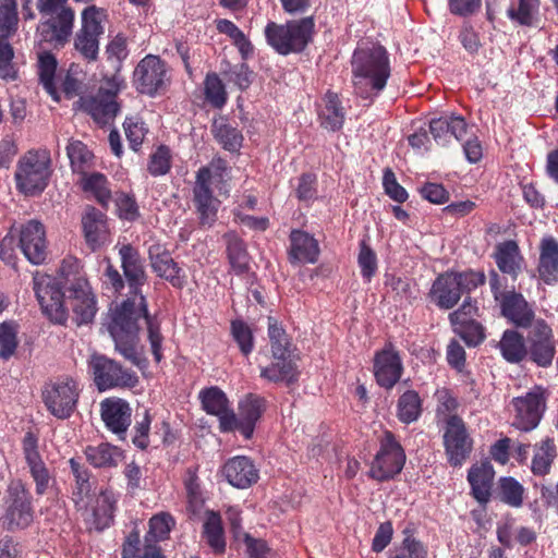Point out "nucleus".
<instances>
[{
	"instance_id": "a18cd8bd",
	"label": "nucleus",
	"mask_w": 558,
	"mask_h": 558,
	"mask_svg": "<svg viewBox=\"0 0 558 558\" xmlns=\"http://www.w3.org/2000/svg\"><path fill=\"white\" fill-rule=\"evenodd\" d=\"M193 201L202 227H211L217 219L218 208L210 187L202 185L193 187Z\"/></svg>"
},
{
	"instance_id": "6e6552de",
	"label": "nucleus",
	"mask_w": 558,
	"mask_h": 558,
	"mask_svg": "<svg viewBox=\"0 0 558 558\" xmlns=\"http://www.w3.org/2000/svg\"><path fill=\"white\" fill-rule=\"evenodd\" d=\"M378 450L369 463L367 476L384 483L401 473L407 461L404 448L391 430H384L378 438Z\"/></svg>"
},
{
	"instance_id": "c85d7f7f",
	"label": "nucleus",
	"mask_w": 558,
	"mask_h": 558,
	"mask_svg": "<svg viewBox=\"0 0 558 558\" xmlns=\"http://www.w3.org/2000/svg\"><path fill=\"white\" fill-rule=\"evenodd\" d=\"M222 474L230 485L239 489L250 488L259 478L258 469L246 456H235L227 460L222 466Z\"/></svg>"
},
{
	"instance_id": "4c0bfd02",
	"label": "nucleus",
	"mask_w": 558,
	"mask_h": 558,
	"mask_svg": "<svg viewBox=\"0 0 558 558\" xmlns=\"http://www.w3.org/2000/svg\"><path fill=\"white\" fill-rule=\"evenodd\" d=\"M87 462L96 469L117 468L124 459V451L109 442H100L96 446L88 445L84 449Z\"/></svg>"
},
{
	"instance_id": "4be33fe9",
	"label": "nucleus",
	"mask_w": 558,
	"mask_h": 558,
	"mask_svg": "<svg viewBox=\"0 0 558 558\" xmlns=\"http://www.w3.org/2000/svg\"><path fill=\"white\" fill-rule=\"evenodd\" d=\"M19 245L25 258L33 265H41L48 256V242L45 226L38 220H29L20 230Z\"/></svg>"
},
{
	"instance_id": "1a4fd4ad",
	"label": "nucleus",
	"mask_w": 558,
	"mask_h": 558,
	"mask_svg": "<svg viewBox=\"0 0 558 558\" xmlns=\"http://www.w3.org/2000/svg\"><path fill=\"white\" fill-rule=\"evenodd\" d=\"M106 16V10L94 4L86 7L81 13V27L74 35L73 47L80 57L88 63L98 59Z\"/></svg>"
},
{
	"instance_id": "ddd939ff",
	"label": "nucleus",
	"mask_w": 558,
	"mask_h": 558,
	"mask_svg": "<svg viewBox=\"0 0 558 558\" xmlns=\"http://www.w3.org/2000/svg\"><path fill=\"white\" fill-rule=\"evenodd\" d=\"M548 393L542 386H535L523 396L511 400L513 418L511 425L521 432L535 429L547 409Z\"/></svg>"
},
{
	"instance_id": "774afa93",
	"label": "nucleus",
	"mask_w": 558,
	"mask_h": 558,
	"mask_svg": "<svg viewBox=\"0 0 558 558\" xmlns=\"http://www.w3.org/2000/svg\"><path fill=\"white\" fill-rule=\"evenodd\" d=\"M223 76L240 90H246L251 86L255 74L245 62H242L232 65L228 71L223 72Z\"/></svg>"
},
{
	"instance_id": "f8f14e48",
	"label": "nucleus",
	"mask_w": 558,
	"mask_h": 558,
	"mask_svg": "<svg viewBox=\"0 0 558 558\" xmlns=\"http://www.w3.org/2000/svg\"><path fill=\"white\" fill-rule=\"evenodd\" d=\"M267 409V400L257 393H246L238 402V414L232 410L229 417L221 422V433L239 432L246 439H252L258 422Z\"/></svg>"
},
{
	"instance_id": "4468645a",
	"label": "nucleus",
	"mask_w": 558,
	"mask_h": 558,
	"mask_svg": "<svg viewBox=\"0 0 558 558\" xmlns=\"http://www.w3.org/2000/svg\"><path fill=\"white\" fill-rule=\"evenodd\" d=\"M33 497L26 484L17 478L7 488L4 521L10 531L26 529L34 520Z\"/></svg>"
},
{
	"instance_id": "bf43d9fd",
	"label": "nucleus",
	"mask_w": 558,
	"mask_h": 558,
	"mask_svg": "<svg viewBox=\"0 0 558 558\" xmlns=\"http://www.w3.org/2000/svg\"><path fill=\"white\" fill-rule=\"evenodd\" d=\"M19 26L16 0H0V38H10Z\"/></svg>"
},
{
	"instance_id": "a878e982",
	"label": "nucleus",
	"mask_w": 558,
	"mask_h": 558,
	"mask_svg": "<svg viewBox=\"0 0 558 558\" xmlns=\"http://www.w3.org/2000/svg\"><path fill=\"white\" fill-rule=\"evenodd\" d=\"M150 266L156 275L167 280L173 288L182 289L186 275L174 262L170 252L161 244H153L148 250Z\"/></svg>"
},
{
	"instance_id": "0e129e2a",
	"label": "nucleus",
	"mask_w": 558,
	"mask_h": 558,
	"mask_svg": "<svg viewBox=\"0 0 558 558\" xmlns=\"http://www.w3.org/2000/svg\"><path fill=\"white\" fill-rule=\"evenodd\" d=\"M230 331L240 352L248 356L254 350V336L250 326L242 319H234L231 322Z\"/></svg>"
},
{
	"instance_id": "de8ad7c7",
	"label": "nucleus",
	"mask_w": 558,
	"mask_h": 558,
	"mask_svg": "<svg viewBox=\"0 0 558 558\" xmlns=\"http://www.w3.org/2000/svg\"><path fill=\"white\" fill-rule=\"evenodd\" d=\"M203 535L209 547L216 554H222L226 550L225 531L219 512L207 511L206 520L203 524Z\"/></svg>"
},
{
	"instance_id": "4d7b16f0",
	"label": "nucleus",
	"mask_w": 558,
	"mask_h": 558,
	"mask_svg": "<svg viewBox=\"0 0 558 558\" xmlns=\"http://www.w3.org/2000/svg\"><path fill=\"white\" fill-rule=\"evenodd\" d=\"M403 534L405 537L391 551L389 558H428V548L423 542L415 538L408 529L403 531Z\"/></svg>"
},
{
	"instance_id": "dca6fc26",
	"label": "nucleus",
	"mask_w": 558,
	"mask_h": 558,
	"mask_svg": "<svg viewBox=\"0 0 558 558\" xmlns=\"http://www.w3.org/2000/svg\"><path fill=\"white\" fill-rule=\"evenodd\" d=\"M442 438L448 463L453 468L461 466L473 450V439L462 417L449 415L445 418Z\"/></svg>"
},
{
	"instance_id": "473e14b6",
	"label": "nucleus",
	"mask_w": 558,
	"mask_h": 558,
	"mask_svg": "<svg viewBox=\"0 0 558 558\" xmlns=\"http://www.w3.org/2000/svg\"><path fill=\"white\" fill-rule=\"evenodd\" d=\"M86 244L95 252L109 240L107 215L99 209L88 206L82 218Z\"/></svg>"
},
{
	"instance_id": "69168bd1",
	"label": "nucleus",
	"mask_w": 558,
	"mask_h": 558,
	"mask_svg": "<svg viewBox=\"0 0 558 558\" xmlns=\"http://www.w3.org/2000/svg\"><path fill=\"white\" fill-rule=\"evenodd\" d=\"M85 72L78 64L72 63L62 81V92L68 99L78 96L84 88Z\"/></svg>"
},
{
	"instance_id": "e433bc0d",
	"label": "nucleus",
	"mask_w": 558,
	"mask_h": 558,
	"mask_svg": "<svg viewBox=\"0 0 558 558\" xmlns=\"http://www.w3.org/2000/svg\"><path fill=\"white\" fill-rule=\"evenodd\" d=\"M223 240L231 271L236 276L247 274L251 269V256L244 240L234 232L226 233Z\"/></svg>"
},
{
	"instance_id": "09e8293b",
	"label": "nucleus",
	"mask_w": 558,
	"mask_h": 558,
	"mask_svg": "<svg viewBox=\"0 0 558 558\" xmlns=\"http://www.w3.org/2000/svg\"><path fill=\"white\" fill-rule=\"evenodd\" d=\"M453 332L470 348L480 345L486 338L485 327L474 318L450 322Z\"/></svg>"
},
{
	"instance_id": "5fc2aeb1",
	"label": "nucleus",
	"mask_w": 558,
	"mask_h": 558,
	"mask_svg": "<svg viewBox=\"0 0 558 558\" xmlns=\"http://www.w3.org/2000/svg\"><path fill=\"white\" fill-rule=\"evenodd\" d=\"M268 337L270 341V350L272 359L284 356H295L292 351V343L286 332L275 319L269 317Z\"/></svg>"
},
{
	"instance_id": "f704fd0d",
	"label": "nucleus",
	"mask_w": 558,
	"mask_h": 558,
	"mask_svg": "<svg viewBox=\"0 0 558 558\" xmlns=\"http://www.w3.org/2000/svg\"><path fill=\"white\" fill-rule=\"evenodd\" d=\"M320 126L329 131H338L345 119V109L339 94L327 90L318 109Z\"/></svg>"
},
{
	"instance_id": "aec40b11",
	"label": "nucleus",
	"mask_w": 558,
	"mask_h": 558,
	"mask_svg": "<svg viewBox=\"0 0 558 558\" xmlns=\"http://www.w3.org/2000/svg\"><path fill=\"white\" fill-rule=\"evenodd\" d=\"M373 367L376 383L386 390H391L400 380L404 367L400 352L392 342H387L375 353Z\"/></svg>"
},
{
	"instance_id": "72a5a7b5",
	"label": "nucleus",
	"mask_w": 558,
	"mask_h": 558,
	"mask_svg": "<svg viewBox=\"0 0 558 558\" xmlns=\"http://www.w3.org/2000/svg\"><path fill=\"white\" fill-rule=\"evenodd\" d=\"M132 409L130 404L122 399H106L101 402V418L107 428L124 439L126 430L131 424Z\"/></svg>"
},
{
	"instance_id": "79ce46f5",
	"label": "nucleus",
	"mask_w": 558,
	"mask_h": 558,
	"mask_svg": "<svg viewBox=\"0 0 558 558\" xmlns=\"http://www.w3.org/2000/svg\"><path fill=\"white\" fill-rule=\"evenodd\" d=\"M497 347L501 356L511 364L526 360V337L514 329H506Z\"/></svg>"
},
{
	"instance_id": "680f3d73",
	"label": "nucleus",
	"mask_w": 558,
	"mask_h": 558,
	"mask_svg": "<svg viewBox=\"0 0 558 558\" xmlns=\"http://www.w3.org/2000/svg\"><path fill=\"white\" fill-rule=\"evenodd\" d=\"M19 325L14 320L0 324V357L9 360L16 351Z\"/></svg>"
},
{
	"instance_id": "603ef678",
	"label": "nucleus",
	"mask_w": 558,
	"mask_h": 558,
	"mask_svg": "<svg viewBox=\"0 0 558 558\" xmlns=\"http://www.w3.org/2000/svg\"><path fill=\"white\" fill-rule=\"evenodd\" d=\"M69 464L75 482L72 489V500L75 506H78L92 490L90 471L75 458H71Z\"/></svg>"
},
{
	"instance_id": "423d86ee",
	"label": "nucleus",
	"mask_w": 558,
	"mask_h": 558,
	"mask_svg": "<svg viewBox=\"0 0 558 558\" xmlns=\"http://www.w3.org/2000/svg\"><path fill=\"white\" fill-rule=\"evenodd\" d=\"M485 282L484 271L473 269L446 271L435 279L429 295L439 308L451 310L464 293L470 294Z\"/></svg>"
},
{
	"instance_id": "393cba45",
	"label": "nucleus",
	"mask_w": 558,
	"mask_h": 558,
	"mask_svg": "<svg viewBox=\"0 0 558 558\" xmlns=\"http://www.w3.org/2000/svg\"><path fill=\"white\" fill-rule=\"evenodd\" d=\"M492 257L497 266L495 270L514 284L525 267V258L517 241L506 240L498 243Z\"/></svg>"
},
{
	"instance_id": "5701e85b",
	"label": "nucleus",
	"mask_w": 558,
	"mask_h": 558,
	"mask_svg": "<svg viewBox=\"0 0 558 558\" xmlns=\"http://www.w3.org/2000/svg\"><path fill=\"white\" fill-rule=\"evenodd\" d=\"M69 302L77 326L93 322L96 313V299L88 281L84 278H75L68 288Z\"/></svg>"
},
{
	"instance_id": "0eeeda50",
	"label": "nucleus",
	"mask_w": 558,
	"mask_h": 558,
	"mask_svg": "<svg viewBox=\"0 0 558 558\" xmlns=\"http://www.w3.org/2000/svg\"><path fill=\"white\" fill-rule=\"evenodd\" d=\"M52 174L50 153L46 149H31L17 161L14 173L16 190L25 196L41 194Z\"/></svg>"
},
{
	"instance_id": "f3484780",
	"label": "nucleus",
	"mask_w": 558,
	"mask_h": 558,
	"mask_svg": "<svg viewBox=\"0 0 558 558\" xmlns=\"http://www.w3.org/2000/svg\"><path fill=\"white\" fill-rule=\"evenodd\" d=\"M527 328L526 360L538 367L550 366L556 354V343L550 325L545 319L538 318Z\"/></svg>"
},
{
	"instance_id": "cd10ccee",
	"label": "nucleus",
	"mask_w": 558,
	"mask_h": 558,
	"mask_svg": "<svg viewBox=\"0 0 558 558\" xmlns=\"http://www.w3.org/2000/svg\"><path fill=\"white\" fill-rule=\"evenodd\" d=\"M119 255L129 292L143 293L142 289L147 281V274L140 252L131 244H124L120 247Z\"/></svg>"
},
{
	"instance_id": "f257e3e1",
	"label": "nucleus",
	"mask_w": 558,
	"mask_h": 558,
	"mask_svg": "<svg viewBox=\"0 0 558 558\" xmlns=\"http://www.w3.org/2000/svg\"><path fill=\"white\" fill-rule=\"evenodd\" d=\"M141 320H144L147 326V338L154 360L160 363L163 357V336L157 317L148 312L147 300L143 293H128V298L112 311L108 329L110 333L116 335H138Z\"/></svg>"
},
{
	"instance_id": "9d476101",
	"label": "nucleus",
	"mask_w": 558,
	"mask_h": 558,
	"mask_svg": "<svg viewBox=\"0 0 558 558\" xmlns=\"http://www.w3.org/2000/svg\"><path fill=\"white\" fill-rule=\"evenodd\" d=\"M171 84L168 63L157 54H146L133 71L135 89L148 97L165 95Z\"/></svg>"
},
{
	"instance_id": "58836bf2",
	"label": "nucleus",
	"mask_w": 558,
	"mask_h": 558,
	"mask_svg": "<svg viewBox=\"0 0 558 558\" xmlns=\"http://www.w3.org/2000/svg\"><path fill=\"white\" fill-rule=\"evenodd\" d=\"M558 451L554 437L546 436L533 445L531 472L536 476H545L550 473Z\"/></svg>"
},
{
	"instance_id": "c9c22d12",
	"label": "nucleus",
	"mask_w": 558,
	"mask_h": 558,
	"mask_svg": "<svg viewBox=\"0 0 558 558\" xmlns=\"http://www.w3.org/2000/svg\"><path fill=\"white\" fill-rule=\"evenodd\" d=\"M296 356L272 359L268 366L260 367V377L270 383H286L292 385L299 380Z\"/></svg>"
},
{
	"instance_id": "13d9d810",
	"label": "nucleus",
	"mask_w": 558,
	"mask_h": 558,
	"mask_svg": "<svg viewBox=\"0 0 558 558\" xmlns=\"http://www.w3.org/2000/svg\"><path fill=\"white\" fill-rule=\"evenodd\" d=\"M117 216L130 222L136 221L140 216V206L133 193L117 191L112 195Z\"/></svg>"
},
{
	"instance_id": "9b49d317",
	"label": "nucleus",
	"mask_w": 558,
	"mask_h": 558,
	"mask_svg": "<svg viewBox=\"0 0 558 558\" xmlns=\"http://www.w3.org/2000/svg\"><path fill=\"white\" fill-rule=\"evenodd\" d=\"M88 371L93 375L99 391L109 389H132L138 384V376L131 368L104 355L94 353L88 361Z\"/></svg>"
},
{
	"instance_id": "bb28decb",
	"label": "nucleus",
	"mask_w": 558,
	"mask_h": 558,
	"mask_svg": "<svg viewBox=\"0 0 558 558\" xmlns=\"http://www.w3.org/2000/svg\"><path fill=\"white\" fill-rule=\"evenodd\" d=\"M174 525L175 520L169 512L154 514L148 521L149 529L144 536V548L140 558H166L158 543L169 538Z\"/></svg>"
},
{
	"instance_id": "412c9836",
	"label": "nucleus",
	"mask_w": 558,
	"mask_h": 558,
	"mask_svg": "<svg viewBox=\"0 0 558 558\" xmlns=\"http://www.w3.org/2000/svg\"><path fill=\"white\" fill-rule=\"evenodd\" d=\"M468 128L465 119L461 116H441L432 119L428 124L423 123L415 128L414 133L407 140L427 138V133H430L434 140H461L468 134Z\"/></svg>"
},
{
	"instance_id": "e2e57ef3",
	"label": "nucleus",
	"mask_w": 558,
	"mask_h": 558,
	"mask_svg": "<svg viewBox=\"0 0 558 558\" xmlns=\"http://www.w3.org/2000/svg\"><path fill=\"white\" fill-rule=\"evenodd\" d=\"M198 468H187L184 474V487L189 506L196 511L204 505V496L201 487V481L197 476Z\"/></svg>"
},
{
	"instance_id": "338daca9",
	"label": "nucleus",
	"mask_w": 558,
	"mask_h": 558,
	"mask_svg": "<svg viewBox=\"0 0 558 558\" xmlns=\"http://www.w3.org/2000/svg\"><path fill=\"white\" fill-rule=\"evenodd\" d=\"M357 264L361 269V275L364 281L371 282L372 278L377 271V256L374 250L366 243L365 240L360 242V252L357 255Z\"/></svg>"
},
{
	"instance_id": "ea45409f",
	"label": "nucleus",
	"mask_w": 558,
	"mask_h": 558,
	"mask_svg": "<svg viewBox=\"0 0 558 558\" xmlns=\"http://www.w3.org/2000/svg\"><path fill=\"white\" fill-rule=\"evenodd\" d=\"M82 191L90 195L105 210L112 201V192L107 177L100 172H88L80 177Z\"/></svg>"
},
{
	"instance_id": "2f4dec72",
	"label": "nucleus",
	"mask_w": 558,
	"mask_h": 558,
	"mask_svg": "<svg viewBox=\"0 0 558 558\" xmlns=\"http://www.w3.org/2000/svg\"><path fill=\"white\" fill-rule=\"evenodd\" d=\"M289 241L288 259L292 265L315 264L318 260L320 254L318 241L308 232L293 229Z\"/></svg>"
},
{
	"instance_id": "6e6d98bb",
	"label": "nucleus",
	"mask_w": 558,
	"mask_h": 558,
	"mask_svg": "<svg viewBox=\"0 0 558 558\" xmlns=\"http://www.w3.org/2000/svg\"><path fill=\"white\" fill-rule=\"evenodd\" d=\"M205 100L214 108L221 109L228 100L226 86L216 72H209L204 80Z\"/></svg>"
},
{
	"instance_id": "49530a36",
	"label": "nucleus",
	"mask_w": 558,
	"mask_h": 558,
	"mask_svg": "<svg viewBox=\"0 0 558 558\" xmlns=\"http://www.w3.org/2000/svg\"><path fill=\"white\" fill-rule=\"evenodd\" d=\"M423 413V400L418 392L409 389L397 401V417L403 424L416 422Z\"/></svg>"
},
{
	"instance_id": "c03bdc74",
	"label": "nucleus",
	"mask_w": 558,
	"mask_h": 558,
	"mask_svg": "<svg viewBox=\"0 0 558 558\" xmlns=\"http://www.w3.org/2000/svg\"><path fill=\"white\" fill-rule=\"evenodd\" d=\"M57 66V58L51 52L44 51L38 54L37 74L39 83L54 101L60 100V95L56 84Z\"/></svg>"
},
{
	"instance_id": "2eb2a0df",
	"label": "nucleus",
	"mask_w": 558,
	"mask_h": 558,
	"mask_svg": "<svg viewBox=\"0 0 558 558\" xmlns=\"http://www.w3.org/2000/svg\"><path fill=\"white\" fill-rule=\"evenodd\" d=\"M80 391L71 378L58 379L45 385L41 397L51 415L59 420L69 418L76 409Z\"/></svg>"
},
{
	"instance_id": "052dcab7",
	"label": "nucleus",
	"mask_w": 558,
	"mask_h": 558,
	"mask_svg": "<svg viewBox=\"0 0 558 558\" xmlns=\"http://www.w3.org/2000/svg\"><path fill=\"white\" fill-rule=\"evenodd\" d=\"M172 168V151L167 145H159L150 154L147 171L151 177H162L170 172Z\"/></svg>"
},
{
	"instance_id": "8fccbe9b",
	"label": "nucleus",
	"mask_w": 558,
	"mask_h": 558,
	"mask_svg": "<svg viewBox=\"0 0 558 558\" xmlns=\"http://www.w3.org/2000/svg\"><path fill=\"white\" fill-rule=\"evenodd\" d=\"M66 154L73 172L78 173L80 177L88 173L94 166L95 156L84 142H69Z\"/></svg>"
},
{
	"instance_id": "39448f33",
	"label": "nucleus",
	"mask_w": 558,
	"mask_h": 558,
	"mask_svg": "<svg viewBox=\"0 0 558 558\" xmlns=\"http://www.w3.org/2000/svg\"><path fill=\"white\" fill-rule=\"evenodd\" d=\"M124 87V80L118 75L105 78L95 94L80 96L74 108L88 114L100 126L110 125L121 110L118 96Z\"/></svg>"
},
{
	"instance_id": "7c9ffc66",
	"label": "nucleus",
	"mask_w": 558,
	"mask_h": 558,
	"mask_svg": "<svg viewBox=\"0 0 558 558\" xmlns=\"http://www.w3.org/2000/svg\"><path fill=\"white\" fill-rule=\"evenodd\" d=\"M536 271L544 284H558V240L553 235H545L539 241Z\"/></svg>"
},
{
	"instance_id": "f03ea898",
	"label": "nucleus",
	"mask_w": 558,
	"mask_h": 558,
	"mask_svg": "<svg viewBox=\"0 0 558 558\" xmlns=\"http://www.w3.org/2000/svg\"><path fill=\"white\" fill-rule=\"evenodd\" d=\"M351 66L354 93L363 99L377 97L391 75L389 53L380 45L357 47Z\"/></svg>"
},
{
	"instance_id": "6ab92c4d",
	"label": "nucleus",
	"mask_w": 558,
	"mask_h": 558,
	"mask_svg": "<svg viewBox=\"0 0 558 558\" xmlns=\"http://www.w3.org/2000/svg\"><path fill=\"white\" fill-rule=\"evenodd\" d=\"M39 437L33 430H27L22 439V451L28 466L31 477L35 483L37 496L47 494L53 477L44 462L38 449Z\"/></svg>"
},
{
	"instance_id": "3c124183",
	"label": "nucleus",
	"mask_w": 558,
	"mask_h": 558,
	"mask_svg": "<svg viewBox=\"0 0 558 558\" xmlns=\"http://www.w3.org/2000/svg\"><path fill=\"white\" fill-rule=\"evenodd\" d=\"M539 0H518L507 10V16L521 26H534L539 14Z\"/></svg>"
},
{
	"instance_id": "b1692460",
	"label": "nucleus",
	"mask_w": 558,
	"mask_h": 558,
	"mask_svg": "<svg viewBox=\"0 0 558 558\" xmlns=\"http://www.w3.org/2000/svg\"><path fill=\"white\" fill-rule=\"evenodd\" d=\"M39 26L40 36L54 47H63L73 34L75 11L69 4L61 7Z\"/></svg>"
},
{
	"instance_id": "a211bd4d",
	"label": "nucleus",
	"mask_w": 558,
	"mask_h": 558,
	"mask_svg": "<svg viewBox=\"0 0 558 558\" xmlns=\"http://www.w3.org/2000/svg\"><path fill=\"white\" fill-rule=\"evenodd\" d=\"M33 290L44 314L54 324L64 325L68 311L63 304L64 293L51 277L36 271L33 276Z\"/></svg>"
},
{
	"instance_id": "864d4df0",
	"label": "nucleus",
	"mask_w": 558,
	"mask_h": 558,
	"mask_svg": "<svg viewBox=\"0 0 558 558\" xmlns=\"http://www.w3.org/2000/svg\"><path fill=\"white\" fill-rule=\"evenodd\" d=\"M228 163L222 158H214L207 166L201 167L196 172V186L210 187L211 184H219L228 175Z\"/></svg>"
},
{
	"instance_id": "37998d69",
	"label": "nucleus",
	"mask_w": 558,
	"mask_h": 558,
	"mask_svg": "<svg viewBox=\"0 0 558 558\" xmlns=\"http://www.w3.org/2000/svg\"><path fill=\"white\" fill-rule=\"evenodd\" d=\"M493 493L495 499L511 508L518 509L524 504L525 488L512 476L499 477Z\"/></svg>"
},
{
	"instance_id": "a19ab883",
	"label": "nucleus",
	"mask_w": 558,
	"mask_h": 558,
	"mask_svg": "<svg viewBox=\"0 0 558 558\" xmlns=\"http://www.w3.org/2000/svg\"><path fill=\"white\" fill-rule=\"evenodd\" d=\"M199 400L207 414L218 417L221 432V422L223 418H228L229 412L232 411L227 395L219 387L213 386L201 390Z\"/></svg>"
},
{
	"instance_id": "7ed1b4c3",
	"label": "nucleus",
	"mask_w": 558,
	"mask_h": 558,
	"mask_svg": "<svg viewBox=\"0 0 558 558\" xmlns=\"http://www.w3.org/2000/svg\"><path fill=\"white\" fill-rule=\"evenodd\" d=\"M266 43L279 54L303 52L313 41L315 20L313 16L287 21L284 24L268 22L265 31Z\"/></svg>"
},
{
	"instance_id": "20e7f679",
	"label": "nucleus",
	"mask_w": 558,
	"mask_h": 558,
	"mask_svg": "<svg viewBox=\"0 0 558 558\" xmlns=\"http://www.w3.org/2000/svg\"><path fill=\"white\" fill-rule=\"evenodd\" d=\"M488 283L500 314L515 327L527 328L536 320L535 312L514 284H509L505 276L495 269L488 271Z\"/></svg>"
},
{
	"instance_id": "c756f323",
	"label": "nucleus",
	"mask_w": 558,
	"mask_h": 558,
	"mask_svg": "<svg viewBox=\"0 0 558 558\" xmlns=\"http://www.w3.org/2000/svg\"><path fill=\"white\" fill-rule=\"evenodd\" d=\"M468 482L472 497L482 506H486L493 496L495 470L490 461L484 460L473 464L468 471Z\"/></svg>"
}]
</instances>
